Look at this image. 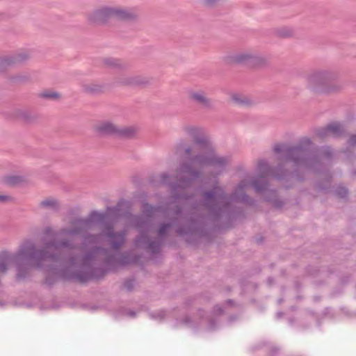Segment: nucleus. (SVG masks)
Masks as SVG:
<instances>
[{"instance_id":"obj_19","label":"nucleus","mask_w":356,"mask_h":356,"mask_svg":"<svg viewBox=\"0 0 356 356\" xmlns=\"http://www.w3.org/2000/svg\"><path fill=\"white\" fill-rule=\"evenodd\" d=\"M11 117L26 124H31L38 119V115L31 111L26 108H15L11 112Z\"/></svg>"},{"instance_id":"obj_22","label":"nucleus","mask_w":356,"mask_h":356,"mask_svg":"<svg viewBox=\"0 0 356 356\" xmlns=\"http://www.w3.org/2000/svg\"><path fill=\"white\" fill-rule=\"evenodd\" d=\"M81 89L86 94L97 95L106 91V86L102 83H88L82 84Z\"/></svg>"},{"instance_id":"obj_30","label":"nucleus","mask_w":356,"mask_h":356,"mask_svg":"<svg viewBox=\"0 0 356 356\" xmlns=\"http://www.w3.org/2000/svg\"><path fill=\"white\" fill-rule=\"evenodd\" d=\"M15 66L11 54L0 56V73L6 72L10 67Z\"/></svg>"},{"instance_id":"obj_33","label":"nucleus","mask_w":356,"mask_h":356,"mask_svg":"<svg viewBox=\"0 0 356 356\" xmlns=\"http://www.w3.org/2000/svg\"><path fill=\"white\" fill-rule=\"evenodd\" d=\"M233 101L241 106H251L254 104V101L250 97L241 95H234L232 97Z\"/></svg>"},{"instance_id":"obj_47","label":"nucleus","mask_w":356,"mask_h":356,"mask_svg":"<svg viewBox=\"0 0 356 356\" xmlns=\"http://www.w3.org/2000/svg\"><path fill=\"white\" fill-rule=\"evenodd\" d=\"M268 282H269L270 284L273 283V279H272V278H268Z\"/></svg>"},{"instance_id":"obj_18","label":"nucleus","mask_w":356,"mask_h":356,"mask_svg":"<svg viewBox=\"0 0 356 356\" xmlns=\"http://www.w3.org/2000/svg\"><path fill=\"white\" fill-rule=\"evenodd\" d=\"M118 125L108 120L102 121L94 127L95 132L102 137H116Z\"/></svg>"},{"instance_id":"obj_41","label":"nucleus","mask_w":356,"mask_h":356,"mask_svg":"<svg viewBox=\"0 0 356 356\" xmlns=\"http://www.w3.org/2000/svg\"><path fill=\"white\" fill-rule=\"evenodd\" d=\"M13 198L8 195L0 194V204L12 202Z\"/></svg>"},{"instance_id":"obj_42","label":"nucleus","mask_w":356,"mask_h":356,"mask_svg":"<svg viewBox=\"0 0 356 356\" xmlns=\"http://www.w3.org/2000/svg\"><path fill=\"white\" fill-rule=\"evenodd\" d=\"M124 286L128 290L131 291L134 287V282L131 280L126 281L124 284Z\"/></svg>"},{"instance_id":"obj_7","label":"nucleus","mask_w":356,"mask_h":356,"mask_svg":"<svg viewBox=\"0 0 356 356\" xmlns=\"http://www.w3.org/2000/svg\"><path fill=\"white\" fill-rule=\"evenodd\" d=\"M184 134L193 139L192 142L181 138L175 144V154L182 161H190L194 155L200 153L205 147H209L211 143L209 138L204 134L202 128L194 125H186L182 127Z\"/></svg>"},{"instance_id":"obj_11","label":"nucleus","mask_w":356,"mask_h":356,"mask_svg":"<svg viewBox=\"0 0 356 356\" xmlns=\"http://www.w3.org/2000/svg\"><path fill=\"white\" fill-rule=\"evenodd\" d=\"M114 6L102 5L88 12L86 18L89 24L97 25L107 24L113 19Z\"/></svg>"},{"instance_id":"obj_44","label":"nucleus","mask_w":356,"mask_h":356,"mask_svg":"<svg viewBox=\"0 0 356 356\" xmlns=\"http://www.w3.org/2000/svg\"><path fill=\"white\" fill-rule=\"evenodd\" d=\"M214 312H215L216 314H222V308H221L220 307H219V306H218V305H217V306H216V307H214Z\"/></svg>"},{"instance_id":"obj_38","label":"nucleus","mask_w":356,"mask_h":356,"mask_svg":"<svg viewBox=\"0 0 356 356\" xmlns=\"http://www.w3.org/2000/svg\"><path fill=\"white\" fill-rule=\"evenodd\" d=\"M202 3L206 7H214L222 0H201Z\"/></svg>"},{"instance_id":"obj_9","label":"nucleus","mask_w":356,"mask_h":356,"mask_svg":"<svg viewBox=\"0 0 356 356\" xmlns=\"http://www.w3.org/2000/svg\"><path fill=\"white\" fill-rule=\"evenodd\" d=\"M120 211V205L108 207L105 212L100 213V214H106L105 220L101 221L97 217H95L92 221V222L96 220L103 225L104 228L100 236L106 240L109 246L108 250L114 252H120L127 242V231L125 229L120 231L114 229L113 221L118 218ZM98 213H99V212Z\"/></svg>"},{"instance_id":"obj_15","label":"nucleus","mask_w":356,"mask_h":356,"mask_svg":"<svg viewBox=\"0 0 356 356\" xmlns=\"http://www.w3.org/2000/svg\"><path fill=\"white\" fill-rule=\"evenodd\" d=\"M140 17L139 12L134 8L114 6L113 19L126 23H136Z\"/></svg>"},{"instance_id":"obj_45","label":"nucleus","mask_w":356,"mask_h":356,"mask_svg":"<svg viewBox=\"0 0 356 356\" xmlns=\"http://www.w3.org/2000/svg\"><path fill=\"white\" fill-rule=\"evenodd\" d=\"M326 188H327V186H326V187H325V186H321V185H320V184H319V185H318V190H325V189H326Z\"/></svg>"},{"instance_id":"obj_48","label":"nucleus","mask_w":356,"mask_h":356,"mask_svg":"<svg viewBox=\"0 0 356 356\" xmlns=\"http://www.w3.org/2000/svg\"><path fill=\"white\" fill-rule=\"evenodd\" d=\"M171 203H172V202H170V201H169V202H168V204H170Z\"/></svg>"},{"instance_id":"obj_26","label":"nucleus","mask_w":356,"mask_h":356,"mask_svg":"<svg viewBox=\"0 0 356 356\" xmlns=\"http://www.w3.org/2000/svg\"><path fill=\"white\" fill-rule=\"evenodd\" d=\"M8 80L14 84H24L31 81V75L28 72H20L8 76Z\"/></svg>"},{"instance_id":"obj_5","label":"nucleus","mask_w":356,"mask_h":356,"mask_svg":"<svg viewBox=\"0 0 356 356\" xmlns=\"http://www.w3.org/2000/svg\"><path fill=\"white\" fill-rule=\"evenodd\" d=\"M257 171L259 175V177L254 179L251 181V185L257 193H264V200L270 202L276 209H281L284 205V202L277 198L276 191L268 190V183L264 178L268 175H273L277 180H296L300 181L302 179L298 176L296 171L289 173L284 169L283 165L280 164L276 168L269 166L266 160H259L257 165Z\"/></svg>"},{"instance_id":"obj_27","label":"nucleus","mask_w":356,"mask_h":356,"mask_svg":"<svg viewBox=\"0 0 356 356\" xmlns=\"http://www.w3.org/2000/svg\"><path fill=\"white\" fill-rule=\"evenodd\" d=\"M269 63V58L265 55L260 54L254 51L252 57L250 67H264Z\"/></svg>"},{"instance_id":"obj_36","label":"nucleus","mask_w":356,"mask_h":356,"mask_svg":"<svg viewBox=\"0 0 356 356\" xmlns=\"http://www.w3.org/2000/svg\"><path fill=\"white\" fill-rule=\"evenodd\" d=\"M333 156V150L330 147H323L321 152V156L326 159H331Z\"/></svg>"},{"instance_id":"obj_32","label":"nucleus","mask_w":356,"mask_h":356,"mask_svg":"<svg viewBox=\"0 0 356 356\" xmlns=\"http://www.w3.org/2000/svg\"><path fill=\"white\" fill-rule=\"evenodd\" d=\"M39 96L40 97L45 99L54 101H58L62 99V95L60 92L52 90H44L41 92Z\"/></svg>"},{"instance_id":"obj_43","label":"nucleus","mask_w":356,"mask_h":356,"mask_svg":"<svg viewBox=\"0 0 356 356\" xmlns=\"http://www.w3.org/2000/svg\"><path fill=\"white\" fill-rule=\"evenodd\" d=\"M191 322V319L188 316H186L181 320V323L184 324H188Z\"/></svg>"},{"instance_id":"obj_8","label":"nucleus","mask_w":356,"mask_h":356,"mask_svg":"<svg viewBox=\"0 0 356 356\" xmlns=\"http://www.w3.org/2000/svg\"><path fill=\"white\" fill-rule=\"evenodd\" d=\"M337 74L332 70L316 69L309 71L305 76L306 88L318 95H330L342 91L343 85L334 82Z\"/></svg>"},{"instance_id":"obj_2","label":"nucleus","mask_w":356,"mask_h":356,"mask_svg":"<svg viewBox=\"0 0 356 356\" xmlns=\"http://www.w3.org/2000/svg\"><path fill=\"white\" fill-rule=\"evenodd\" d=\"M99 234L88 233L79 247L81 254H72L67 261V267L59 272L65 280L86 282L99 279L111 270L137 263L140 256L131 251L114 252L101 246L89 247L99 239Z\"/></svg>"},{"instance_id":"obj_6","label":"nucleus","mask_w":356,"mask_h":356,"mask_svg":"<svg viewBox=\"0 0 356 356\" xmlns=\"http://www.w3.org/2000/svg\"><path fill=\"white\" fill-rule=\"evenodd\" d=\"M312 142L309 138H301L297 145L291 146L286 144H275L273 151L276 154H280V161L292 162L296 168L305 170L314 169L318 163L314 157L308 156L307 150Z\"/></svg>"},{"instance_id":"obj_1","label":"nucleus","mask_w":356,"mask_h":356,"mask_svg":"<svg viewBox=\"0 0 356 356\" xmlns=\"http://www.w3.org/2000/svg\"><path fill=\"white\" fill-rule=\"evenodd\" d=\"M106 214H100L97 211H92L88 218H76L70 221L72 227H63L59 231L56 232L51 226H46L42 233L44 236L41 238L43 246L40 248L36 247L35 243L31 240L24 241L19 247L18 250L15 254L3 252L1 254H8L10 257H15L20 253V251L26 244L30 246V249L26 250V253L21 255L19 259L20 268L15 259H10V263H13L17 268V279L23 280L30 275L31 264L30 261L35 262V266L37 268H44V261H51L59 264V268L49 266L47 269L48 275L46 277L45 282L51 285L54 283L51 276L54 275L55 278H62L65 280L59 272L67 267V259L73 254H70L67 259L62 262L63 250H73L75 245L72 239L67 236H75L82 234L85 231L90 228L92 221L95 217L101 221L105 220ZM81 254V251L80 250Z\"/></svg>"},{"instance_id":"obj_16","label":"nucleus","mask_w":356,"mask_h":356,"mask_svg":"<svg viewBox=\"0 0 356 356\" xmlns=\"http://www.w3.org/2000/svg\"><path fill=\"white\" fill-rule=\"evenodd\" d=\"M253 50L243 49L234 53L226 55L223 58V60L228 65H238L250 66Z\"/></svg>"},{"instance_id":"obj_46","label":"nucleus","mask_w":356,"mask_h":356,"mask_svg":"<svg viewBox=\"0 0 356 356\" xmlns=\"http://www.w3.org/2000/svg\"><path fill=\"white\" fill-rule=\"evenodd\" d=\"M129 315L131 316H136V313L134 312H131L129 313Z\"/></svg>"},{"instance_id":"obj_35","label":"nucleus","mask_w":356,"mask_h":356,"mask_svg":"<svg viewBox=\"0 0 356 356\" xmlns=\"http://www.w3.org/2000/svg\"><path fill=\"white\" fill-rule=\"evenodd\" d=\"M334 194L340 198H345L348 194V189L342 186H339L334 191Z\"/></svg>"},{"instance_id":"obj_12","label":"nucleus","mask_w":356,"mask_h":356,"mask_svg":"<svg viewBox=\"0 0 356 356\" xmlns=\"http://www.w3.org/2000/svg\"><path fill=\"white\" fill-rule=\"evenodd\" d=\"M177 172V181L170 182V175L168 172H163L159 175V183L162 185H168L170 186L172 198L175 200H188L192 197V195H189L186 192V189L190 186H179V179L180 175L178 173V168L176 170Z\"/></svg>"},{"instance_id":"obj_37","label":"nucleus","mask_w":356,"mask_h":356,"mask_svg":"<svg viewBox=\"0 0 356 356\" xmlns=\"http://www.w3.org/2000/svg\"><path fill=\"white\" fill-rule=\"evenodd\" d=\"M24 181L23 178L19 176L10 177L8 179V182L12 185L19 184Z\"/></svg>"},{"instance_id":"obj_39","label":"nucleus","mask_w":356,"mask_h":356,"mask_svg":"<svg viewBox=\"0 0 356 356\" xmlns=\"http://www.w3.org/2000/svg\"><path fill=\"white\" fill-rule=\"evenodd\" d=\"M346 144L349 147H356V133L352 134L348 136Z\"/></svg>"},{"instance_id":"obj_49","label":"nucleus","mask_w":356,"mask_h":356,"mask_svg":"<svg viewBox=\"0 0 356 356\" xmlns=\"http://www.w3.org/2000/svg\"><path fill=\"white\" fill-rule=\"evenodd\" d=\"M355 174L356 175V170L355 171Z\"/></svg>"},{"instance_id":"obj_3","label":"nucleus","mask_w":356,"mask_h":356,"mask_svg":"<svg viewBox=\"0 0 356 356\" xmlns=\"http://www.w3.org/2000/svg\"><path fill=\"white\" fill-rule=\"evenodd\" d=\"M202 205L208 210L209 215L204 216L197 213L193 208L188 215H182V208L176 205L172 209L175 215L170 222L161 223L157 231L159 237H163L168 230L176 225V233L181 236L196 235L200 233L209 220L216 221L227 213L231 203L223 187L216 181L210 190L202 193Z\"/></svg>"},{"instance_id":"obj_21","label":"nucleus","mask_w":356,"mask_h":356,"mask_svg":"<svg viewBox=\"0 0 356 356\" xmlns=\"http://www.w3.org/2000/svg\"><path fill=\"white\" fill-rule=\"evenodd\" d=\"M28 249H30V246L28 244H26L24 247H22L20 253L15 256V257H10L8 254H1L0 255V273L4 274L6 273L8 270V266L9 264V260L10 259H15L17 263V266L20 267L19 264V259L22 254L26 253V250Z\"/></svg>"},{"instance_id":"obj_29","label":"nucleus","mask_w":356,"mask_h":356,"mask_svg":"<svg viewBox=\"0 0 356 356\" xmlns=\"http://www.w3.org/2000/svg\"><path fill=\"white\" fill-rule=\"evenodd\" d=\"M161 207L159 206H152L149 203L144 202L142 204V215L152 220L155 213L159 211Z\"/></svg>"},{"instance_id":"obj_17","label":"nucleus","mask_w":356,"mask_h":356,"mask_svg":"<svg viewBox=\"0 0 356 356\" xmlns=\"http://www.w3.org/2000/svg\"><path fill=\"white\" fill-rule=\"evenodd\" d=\"M250 184V183L246 179L240 181L232 193V199L248 205H253L255 201L245 193V189L249 186Z\"/></svg>"},{"instance_id":"obj_31","label":"nucleus","mask_w":356,"mask_h":356,"mask_svg":"<svg viewBox=\"0 0 356 356\" xmlns=\"http://www.w3.org/2000/svg\"><path fill=\"white\" fill-rule=\"evenodd\" d=\"M276 35L282 38H293L295 35V30L289 26H282L275 29Z\"/></svg>"},{"instance_id":"obj_4","label":"nucleus","mask_w":356,"mask_h":356,"mask_svg":"<svg viewBox=\"0 0 356 356\" xmlns=\"http://www.w3.org/2000/svg\"><path fill=\"white\" fill-rule=\"evenodd\" d=\"M230 163V156L218 155L211 143L209 147H205L200 153L194 155L190 161L179 163V184L184 187L191 186L195 181L203 177V170L207 166L213 167L215 170L213 175L219 176L225 171L226 167Z\"/></svg>"},{"instance_id":"obj_20","label":"nucleus","mask_w":356,"mask_h":356,"mask_svg":"<svg viewBox=\"0 0 356 356\" xmlns=\"http://www.w3.org/2000/svg\"><path fill=\"white\" fill-rule=\"evenodd\" d=\"M139 129L135 126H119L116 138L122 140H134L137 138Z\"/></svg>"},{"instance_id":"obj_24","label":"nucleus","mask_w":356,"mask_h":356,"mask_svg":"<svg viewBox=\"0 0 356 356\" xmlns=\"http://www.w3.org/2000/svg\"><path fill=\"white\" fill-rule=\"evenodd\" d=\"M10 54L15 66L24 65L31 58V52L28 49H20Z\"/></svg>"},{"instance_id":"obj_14","label":"nucleus","mask_w":356,"mask_h":356,"mask_svg":"<svg viewBox=\"0 0 356 356\" xmlns=\"http://www.w3.org/2000/svg\"><path fill=\"white\" fill-rule=\"evenodd\" d=\"M188 99L201 108L213 111L215 108L213 100L203 90H191L188 92Z\"/></svg>"},{"instance_id":"obj_28","label":"nucleus","mask_w":356,"mask_h":356,"mask_svg":"<svg viewBox=\"0 0 356 356\" xmlns=\"http://www.w3.org/2000/svg\"><path fill=\"white\" fill-rule=\"evenodd\" d=\"M330 136L334 138H339L343 136L346 133L344 126L338 122H333L328 124Z\"/></svg>"},{"instance_id":"obj_23","label":"nucleus","mask_w":356,"mask_h":356,"mask_svg":"<svg viewBox=\"0 0 356 356\" xmlns=\"http://www.w3.org/2000/svg\"><path fill=\"white\" fill-rule=\"evenodd\" d=\"M38 208L43 210H50L54 212H57L60 209V203L58 199L53 197H48L40 202Z\"/></svg>"},{"instance_id":"obj_34","label":"nucleus","mask_w":356,"mask_h":356,"mask_svg":"<svg viewBox=\"0 0 356 356\" xmlns=\"http://www.w3.org/2000/svg\"><path fill=\"white\" fill-rule=\"evenodd\" d=\"M315 134L318 138L322 140L330 137L328 124H327L325 127L318 128L315 131Z\"/></svg>"},{"instance_id":"obj_25","label":"nucleus","mask_w":356,"mask_h":356,"mask_svg":"<svg viewBox=\"0 0 356 356\" xmlns=\"http://www.w3.org/2000/svg\"><path fill=\"white\" fill-rule=\"evenodd\" d=\"M102 64L105 67L113 70H125L127 68V65L122 63L121 60L111 57L103 58Z\"/></svg>"},{"instance_id":"obj_40","label":"nucleus","mask_w":356,"mask_h":356,"mask_svg":"<svg viewBox=\"0 0 356 356\" xmlns=\"http://www.w3.org/2000/svg\"><path fill=\"white\" fill-rule=\"evenodd\" d=\"M165 316V312L163 310H161L156 312L155 313L151 314V317L152 318L159 319L160 321L163 320Z\"/></svg>"},{"instance_id":"obj_13","label":"nucleus","mask_w":356,"mask_h":356,"mask_svg":"<svg viewBox=\"0 0 356 356\" xmlns=\"http://www.w3.org/2000/svg\"><path fill=\"white\" fill-rule=\"evenodd\" d=\"M115 83L118 86L139 87L149 85L151 80L141 75L124 74L115 77Z\"/></svg>"},{"instance_id":"obj_10","label":"nucleus","mask_w":356,"mask_h":356,"mask_svg":"<svg viewBox=\"0 0 356 356\" xmlns=\"http://www.w3.org/2000/svg\"><path fill=\"white\" fill-rule=\"evenodd\" d=\"M151 221L149 218L142 214L131 215V222L133 226L141 233L134 240V246L150 251L152 254H156L159 252L161 244L158 240H151L147 235Z\"/></svg>"}]
</instances>
